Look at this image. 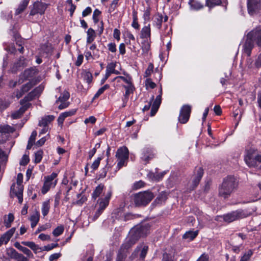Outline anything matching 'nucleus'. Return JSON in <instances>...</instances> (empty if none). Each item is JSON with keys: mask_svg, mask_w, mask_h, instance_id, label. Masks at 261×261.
<instances>
[{"mask_svg": "<svg viewBox=\"0 0 261 261\" xmlns=\"http://www.w3.org/2000/svg\"><path fill=\"white\" fill-rule=\"evenodd\" d=\"M10 102L6 100L0 99V111H3L9 107Z\"/></svg>", "mask_w": 261, "mask_h": 261, "instance_id": "43", "label": "nucleus"}, {"mask_svg": "<svg viewBox=\"0 0 261 261\" xmlns=\"http://www.w3.org/2000/svg\"><path fill=\"white\" fill-rule=\"evenodd\" d=\"M155 158L154 151L150 148L145 147L142 150L141 159L147 164L149 161Z\"/></svg>", "mask_w": 261, "mask_h": 261, "instance_id": "14", "label": "nucleus"}, {"mask_svg": "<svg viewBox=\"0 0 261 261\" xmlns=\"http://www.w3.org/2000/svg\"><path fill=\"white\" fill-rule=\"evenodd\" d=\"M39 213L37 211L35 212L34 214H33L30 217V220L31 222V227H35L37 224L39 220Z\"/></svg>", "mask_w": 261, "mask_h": 261, "instance_id": "27", "label": "nucleus"}, {"mask_svg": "<svg viewBox=\"0 0 261 261\" xmlns=\"http://www.w3.org/2000/svg\"><path fill=\"white\" fill-rule=\"evenodd\" d=\"M15 228L13 227L3 234L0 238V247L3 244H6L15 231Z\"/></svg>", "mask_w": 261, "mask_h": 261, "instance_id": "15", "label": "nucleus"}, {"mask_svg": "<svg viewBox=\"0 0 261 261\" xmlns=\"http://www.w3.org/2000/svg\"><path fill=\"white\" fill-rule=\"evenodd\" d=\"M57 176V174L55 172H53L50 175L45 177V180L50 183H54V181H53V180L56 178Z\"/></svg>", "mask_w": 261, "mask_h": 261, "instance_id": "56", "label": "nucleus"}, {"mask_svg": "<svg viewBox=\"0 0 261 261\" xmlns=\"http://www.w3.org/2000/svg\"><path fill=\"white\" fill-rule=\"evenodd\" d=\"M43 153V152L42 150H39L35 153V162L36 163H39L41 162Z\"/></svg>", "mask_w": 261, "mask_h": 261, "instance_id": "47", "label": "nucleus"}, {"mask_svg": "<svg viewBox=\"0 0 261 261\" xmlns=\"http://www.w3.org/2000/svg\"><path fill=\"white\" fill-rule=\"evenodd\" d=\"M119 162L117 164V168L118 169H120L122 167L125 166L126 165V163L127 162V160L124 159H118Z\"/></svg>", "mask_w": 261, "mask_h": 261, "instance_id": "59", "label": "nucleus"}, {"mask_svg": "<svg viewBox=\"0 0 261 261\" xmlns=\"http://www.w3.org/2000/svg\"><path fill=\"white\" fill-rule=\"evenodd\" d=\"M6 254L10 258L15 259L19 253L14 248L10 247L6 249Z\"/></svg>", "mask_w": 261, "mask_h": 261, "instance_id": "31", "label": "nucleus"}, {"mask_svg": "<svg viewBox=\"0 0 261 261\" xmlns=\"http://www.w3.org/2000/svg\"><path fill=\"white\" fill-rule=\"evenodd\" d=\"M61 198V192H58L55 197V203H54V206L57 207L60 203V200Z\"/></svg>", "mask_w": 261, "mask_h": 261, "instance_id": "58", "label": "nucleus"}, {"mask_svg": "<svg viewBox=\"0 0 261 261\" xmlns=\"http://www.w3.org/2000/svg\"><path fill=\"white\" fill-rule=\"evenodd\" d=\"M31 103H27L21 105L19 109L16 111L13 112L11 114V117L13 119H16L20 118L25 111L30 107Z\"/></svg>", "mask_w": 261, "mask_h": 261, "instance_id": "16", "label": "nucleus"}, {"mask_svg": "<svg viewBox=\"0 0 261 261\" xmlns=\"http://www.w3.org/2000/svg\"><path fill=\"white\" fill-rule=\"evenodd\" d=\"M198 235V231H189L186 232L184 235H183V239H189L190 241L193 240L194 238L196 237V236Z\"/></svg>", "mask_w": 261, "mask_h": 261, "instance_id": "33", "label": "nucleus"}, {"mask_svg": "<svg viewBox=\"0 0 261 261\" xmlns=\"http://www.w3.org/2000/svg\"><path fill=\"white\" fill-rule=\"evenodd\" d=\"M244 160L249 167H255L257 166V155L255 154L253 150H249L247 151Z\"/></svg>", "mask_w": 261, "mask_h": 261, "instance_id": "12", "label": "nucleus"}, {"mask_svg": "<svg viewBox=\"0 0 261 261\" xmlns=\"http://www.w3.org/2000/svg\"><path fill=\"white\" fill-rule=\"evenodd\" d=\"M109 202L108 200H104L101 199L99 203V207L98 209L100 210L103 212V211L106 208V207L108 205Z\"/></svg>", "mask_w": 261, "mask_h": 261, "instance_id": "50", "label": "nucleus"}, {"mask_svg": "<svg viewBox=\"0 0 261 261\" xmlns=\"http://www.w3.org/2000/svg\"><path fill=\"white\" fill-rule=\"evenodd\" d=\"M148 251V245L144 243H140L136 247L129 258L132 260L138 258L136 261H144Z\"/></svg>", "mask_w": 261, "mask_h": 261, "instance_id": "5", "label": "nucleus"}, {"mask_svg": "<svg viewBox=\"0 0 261 261\" xmlns=\"http://www.w3.org/2000/svg\"><path fill=\"white\" fill-rule=\"evenodd\" d=\"M254 41L247 37V39L243 45L244 51L249 57L251 55V50L254 46Z\"/></svg>", "mask_w": 261, "mask_h": 261, "instance_id": "19", "label": "nucleus"}, {"mask_svg": "<svg viewBox=\"0 0 261 261\" xmlns=\"http://www.w3.org/2000/svg\"><path fill=\"white\" fill-rule=\"evenodd\" d=\"M236 186L235 178L232 176H227L219 186V195L224 198H227L234 191Z\"/></svg>", "mask_w": 261, "mask_h": 261, "instance_id": "1", "label": "nucleus"}, {"mask_svg": "<svg viewBox=\"0 0 261 261\" xmlns=\"http://www.w3.org/2000/svg\"><path fill=\"white\" fill-rule=\"evenodd\" d=\"M29 161L30 160L29 156L26 154H24L23 155L21 160L20 162V164L22 166H25L28 164Z\"/></svg>", "mask_w": 261, "mask_h": 261, "instance_id": "55", "label": "nucleus"}, {"mask_svg": "<svg viewBox=\"0 0 261 261\" xmlns=\"http://www.w3.org/2000/svg\"><path fill=\"white\" fill-rule=\"evenodd\" d=\"M87 43H91V42H92L94 41V40L96 37V34H95V31L92 28H89L87 32Z\"/></svg>", "mask_w": 261, "mask_h": 261, "instance_id": "29", "label": "nucleus"}, {"mask_svg": "<svg viewBox=\"0 0 261 261\" xmlns=\"http://www.w3.org/2000/svg\"><path fill=\"white\" fill-rule=\"evenodd\" d=\"M63 226L60 225L56 228L53 231V234L55 237H58L61 235L64 231Z\"/></svg>", "mask_w": 261, "mask_h": 261, "instance_id": "44", "label": "nucleus"}, {"mask_svg": "<svg viewBox=\"0 0 261 261\" xmlns=\"http://www.w3.org/2000/svg\"><path fill=\"white\" fill-rule=\"evenodd\" d=\"M222 4H225V7L226 8L227 4V0H206L205 1V5L208 7L210 9Z\"/></svg>", "mask_w": 261, "mask_h": 261, "instance_id": "20", "label": "nucleus"}, {"mask_svg": "<svg viewBox=\"0 0 261 261\" xmlns=\"http://www.w3.org/2000/svg\"><path fill=\"white\" fill-rule=\"evenodd\" d=\"M23 180V175L22 173H18L17 176V184L18 187H17V190L15 189V184H13L10 188V193L11 194H13L14 196H17L18 198L19 202L21 203L23 201V189L21 186V184Z\"/></svg>", "mask_w": 261, "mask_h": 261, "instance_id": "7", "label": "nucleus"}, {"mask_svg": "<svg viewBox=\"0 0 261 261\" xmlns=\"http://www.w3.org/2000/svg\"><path fill=\"white\" fill-rule=\"evenodd\" d=\"M70 97L69 93L66 91H64L59 97L58 99L56 101V102H65Z\"/></svg>", "mask_w": 261, "mask_h": 261, "instance_id": "39", "label": "nucleus"}, {"mask_svg": "<svg viewBox=\"0 0 261 261\" xmlns=\"http://www.w3.org/2000/svg\"><path fill=\"white\" fill-rule=\"evenodd\" d=\"M250 214V212L245 210L239 209L222 216H217L216 217L215 220L230 223L238 219L246 218Z\"/></svg>", "mask_w": 261, "mask_h": 261, "instance_id": "2", "label": "nucleus"}, {"mask_svg": "<svg viewBox=\"0 0 261 261\" xmlns=\"http://www.w3.org/2000/svg\"><path fill=\"white\" fill-rule=\"evenodd\" d=\"M53 115H48L43 117L39 122V126L47 127L48 124L54 119Z\"/></svg>", "mask_w": 261, "mask_h": 261, "instance_id": "26", "label": "nucleus"}, {"mask_svg": "<svg viewBox=\"0 0 261 261\" xmlns=\"http://www.w3.org/2000/svg\"><path fill=\"white\" fill-rule=\"evenodd\" d=\"M153 68H154V66H153V64L149 63L147 68L146 69V70L145 72L144 76L145 77L149 76L150 75V74H151V73L153 72Z\"/></svg>", "mask_w": 261, "mask_h": 261, "instance_id": "51", "label": "nucleus"}, {"mask_svg": "<svg viewBox=\"0 0 261 261\" xmlns=\"http://www.w3.org/2000/svg\"><path fill=\"white\" fill-rule=\"evenodd\" d=\"M47 4L41 1H37L34 2L32 6H30V12L29 15V18L37 15H42L44 14L47 7Z\"/></svg>", "mask_w": 261, "mask_h": 261, "instance_id": "6", "label": "nucleus"}, {"mask_svg": "<svg viewBox=\"0 0 261 261\" xmlns=\"http://www.w3.org/2000/svg\"><path fill=\"white\" fill-rule=\"evenodd\" d=\"M154 197L152 192L146 191L134 194L132 199L136 206L144 207L147 205Z\"/></svg>", "mask_w": 261, "mask_h": 261, "instance_id": "3", "label": "nucleus"}, {"mask_svg": "<svg viewBox=\"0 0 261 261\" xmlns=\"http://www.w3.org/2000/svg\"><path fill=\"white\" fill-rule=\"evenodd\" d=\"M128 154L129 152L127 148L124 146L120 147L117 150L116 156L118 159H124L128 160Z\"/></svg>", "mask_w": 261, "mask_h": 261, "instance_id": "18", "label": "nucleus"}, {"mask_svg": "<svg viewBox=\"0 0 261 261\" xmlns=\"http://www.w3.org/2000/svg\"><path fill=\"white\" fill-rule=\"evenodd\" d=\"M191 112V107L190 105H184L180 109L178 120L180 123H186L190 118Z\"/></svg>", "mask_w": 261, "mask_h": 261, "instance_id": "11", "label": "nucleus"}, {"mask_svg": "<svg viewBox=\"0 0 261 261\" xmlns=\"http://www.w3.org/2000/svg\"><path fill=\"white\" fill-rule=\"evenodd\" d=\"M100 14L101 12L98 9H95L94 11L93 14V19L95 23H97L98 22V16L100 15Z\"/></svg>", "mask_w": 261, "mask_h": 261, "instance_id": "52", "label": "nucleus"}, {"mask_svg": "<svg viewBox=\"0 0 261 261\" xmlns=\"http://www.w3.org/2000/svg\"><path fill=\"white\" fill-rule=\"evenodd\" d=\"M247 37L255 42L257 46L261 47V28L253 29L247 34Z\"/></svg>", "mask_w": 261, "mask_h": 261, "instance_id": "13", "label": "nucleus"}, {"mask_svg": "<svg viewBox=\"0 0 261 261\" xmlns=\"http://www.w3.org/2000/svg\"><path fill=\"white\" fill-rule=\"evenodd\" d=\"M209 256L205 253L202 254L197 259V261H208Z\"/></svg>", "mask_w": 261, "mask_h": 261, "instance_id": "64", "label": "nucleus"}, {"mask_svg": "<svg viewBox=\"0 0 261 261\" xmlns=\"http://www.w3.org/2000/svg\"><path fill=\"white\" fill-rule=\"evenodd\" d=\"M123 87L125 89V93L124 95V98L123 99V107H125L126 103L128 98L129 95L130 93L133 92L134 87L132 84H129L127 86H123Z\"/></svg>", "mask_w": 261, "mask_h": 261, "instance_id": "22", "label": "nucleus"}, {"mask_svg": "<svg viewBox=\"0 0 261 261\" xmlns=\"http://www.w3.org/2000/svg\"><path fill=\"white\" fill-rule=\"evenodd\" d=\"M151 36L150 25L144 26L141 31L140 37L142 39L150 38Z\"/></svg>", "mask_w": 261, "mask_h": 261, "instance_id": "24", "label": "nucleus"}, {"mask_svg": "<svg viewBox=\"0 0 261 261\" xmlns=\"http://www.w3.org/2000/svg\"><path fill=\"white\" fill-rule=\"evenodd\" d=\"M115 67L116 64L113 62L108 64L107 66L106 72L111 74L113 72H115Z\"/></svg>", "mask_w": 261, "mask_h": 261, "instance_id": "46", "label": "nucleus"}, {"mask_svg": "<svg viewBox=\"0 0 261 261\" xmlns=\"http://www.w3.org/2000/svg\"><path fill=\"white\" fill-rule=\"evenodd\" d=\"M101 159L102 158L101 157H98L96 160L94 161V162L93 163L91 166L93 170H95L98 168Z\"/></svg>", "mask_w": 261, "mask_h": 261, "instance_id": "53", "label": "nucleus"}, {"mask_svg": "<svg viewBox=\"0 0 261 261\" xmlns=\"http://www.w3.org/2000/svg\"><path fill=\"white\" fill-rule=\"evenodd\" d=\"M82 74L84 80L86 81L87 83L90 84L92 82L93 76L90 72L85 71Z\"/></svg>", "mask_w": 261, "mask_h": 261, "instance_id": "40", "label": "nucleus"}, {"mask_svg": "<svg viewBox=\"0 0 261 261\" xmlns=\"http://www.w3.org/2000/svg\"><path fill=\"white\" fill-rule=\"evenodd\" d=\"M163 19V17L162 14H158L155 16L154 20V25H155L159 29H161L162 27Z\"/></svg>", "mask_w": 261, "mask_h": 261, "instance_id": "35", "label": "nucleus"}, {"mask_svg": "<svg viewBox=\"0 0 261 261\" xmlns=\"http://www.w3.org/2000/svg\"><path fill=\"white\" fill-rule=\"evenodd\" d=\"M141 48L143 51V54L147 55L150 48V44L148 39L144 40L142 42Z\"/></svg>", "mask_w": 261, "mask_h": 261, "instance_id": "34", "label": "nucleus"}, {"mask_svg": "<svg viewBox=\"0 0 261 261\" xmlns=\"http://www.w3.org/2000/svg\"><path fill=\"white\" fill-rule=\"evenodd\" d=\"M21 244L24 246H28L30 248H31L33 252L37 254L39 252H41L43 251L42 247L39 246L38 245H36L33 242L30 241H22Z\"/></svg>", "mask_w": 261, "mask_h": 261, "instance_id": "17", "label": "nucleus"}, {"mask_svg": "<svg viewBox=\"0 0 261 261\" xmlns=\"http://www.w3.org/2000/svg\"><path fill=\"white\" fill-rule=\"evenodd\" d=\"M35 83H33L32 81H30L27 84L22 85L21 89L25 93L28 92L34 85Z\"/></svg>", "mask_w": 261, "mask_h": 261, "instance_id": "42", "label": "nucleus"}, {"mask_svg": "<svg viewBox=\"0 0 261 261\" xmlns=\"http://www.w3.org/2000/svg\"><path fill=\"white\" fill-rule=\"evenodd\" d=\"M103 188L104 186L101 184L99 185L97 187H96L95 189L92 193V198L94 199H96V198H97L100 195L103 191Z\"/></svg>", "mask_w": 261, "mask_h": 261, "instance_id": "32", "label": "nucleus"}, {"mask_svg": "<svg viewBox=\"0 0 261 261\" xmlns=\"http://www.w3.org/2000/svg\"><path fill=\"white\" fill-rule=\"evenodd\" d=\"M35 70L32 68L25 70L21 75V79L22 80V82L21 83L29 80L30 78L34 77L35 75Z\"/></svg>", "mask_w": 261, "mask_h": 261, "instance_id": "21", "label": "nucleus"}, {"mask_svg": "<svg viewBox=\"0 0 261 261\" xmlns=\"http://www.w3.org/2000/svg\"><path fill=\"white\" fill-rule=\"evenodd\" d=\"M76 112L75 110H71L69 111L61 113L58 118V122L59 124H62L65 119L73 115Z\"/></svg>", "mask_w": 261, "mask_h": 261, "instance_id": "23", "label": "nucleus"}, {"mask_svg": "<svg viewBox=\"0 0 261 261\" xmlns=\"http://www.w3.org/2000/svg\"><path fill=\"white\" fill-rule=\"evenodd\" d=\"M247 7L250 15H257L261 10V0H247Z\"/></svg>", "mask_w": 261, "mask_h": 261, "instance_id": "8", "label": "nucleus"}, {"mask_svg": "<svg viewBox=\"0 0 261 261\" xmlns=\"http://www.w3.org/2000/svg\"><path fill=\"white\" fill-rule=\"evenodd\" d=\"M30 0H22L18 8L16 10L15 14L18 15L22 13L28 5Z\"/></svg>", "mask_w": 261, "mask_h": 261, "instance_id": "28", "label": "nucleus"}, {"mask_svg": "<svg viewBox=\"0 0 261 261\" xmlns=\"http://www.w3.org/2000/svg\"><path fill=\"white\" fill-rule=\"evenodd\" d=\"M149 229L150 225L148 224L137 225L130 230L127 238L136 243L141 237L149 233Z\"/></svg>", "mask_w": 261, "mask_h": 261, "instance_id": "4", "label": "nucleus"}, {"mask_svg": "<svg viewBox=\"0 0 261 261\" xmlns=\"http://www.w3.org/2000/svg\"><path fill=\"white\" fill-rule=\"evenodd\" d=\"M135 244V243L134 242L127 238L124 242L121 245L117 255L126 258L128 253L129 249H130Z\"/></svg>", "mask_w": 261, "mask_h": 261, "instance_id": "10", "label": "nucleus"}, {"mask_svg": "<svg viewBox=\"0 0 261 261\" xmlns=\"http://www.w3.org/2000/svg\"><path fill=\"white\" fill-rule=\"evenodd\" d=\"M56 183L57 180H55L54 183H50L45 180L41 190L42 193L43 194H46L51 186L55 187L56 186Z\"/></svg>", "mask_w": 261, "mask_h": 261, "instance_id": "30", "label": "nucleus"}, {"mask_svg": "<svg viewBox=\"0 0 261 261\" xmlns=\"http://www.w3.org/2000/svg\"><path fill=\"white\" fill-rule=\"evenodd\" d=\"M15 131V129L8 125L0 126V133H13Z\"/></svg>", "mask_w": 261, "mask_h": 261, "instance_id": "38", "label": "nucleus"}, {"mask_svg": "<svg viewBox=\"0 0 261 261\" xmlns=\"http://www.w3.org/2000/svg\"><path fill=\"white\" fill-rule=\"evenodd\" d=\"M145 84L147 87H149L151 89L154 88L156 86V84L153 82L150 79H146Z\"/></svg>", "mask_w": 261, "mask_h": 261, "instance_id": "61", "label": "nucleus"}, {"mask_svg": "<svg viewBox=\"0 0 261 261\" xmlns=\"http://www.w3.org/2000/svg\"><path fill=\"white\" fill-rule=\"evenodd\" d=\"M61 256V254L60 253H56L51 254L50 255L49 257V261H54L58 259Z\"/></svg>", "mask_w": 261, "mask_h": 261, "instance_id": "63", "label": "nucleus"}, {"mask_svg": "<svg viewBox=\"0 0 261 261\" xmlns=\"http://www.w3.org/2000/svg\"><path fill=\"white\" fill-rule=\"evenodd\" d=\"M23 253H24L25 255H27L29 258H34V255L32 253L31 251L28 248L24 247L23 248L21 251Z\"/></svg>", "mask_w": 261, "mask_h": 261, "instance_id": "57", "label": "nucleus"}, {"mask_svg": "<svg viewBox=\"0 0 261 261\" xmlns=\"http://www.w3.org/2000/svg\"><path fill=\"white\" fill-rule=\"evenodd\" d=\"M167 198V194L165 192H162L158 197L155 199V202L159 203L165 201Z\"/></svg>", "mask_w": 261, "mask_h": 261, "instance_id": "45", "label": "nucleus"}, {"mask_svg": "<svg viewBox=\"0 0 261 261\" xmlns=\"http://www.w3.org/2000/svg\"><path fill=\"white\" fill-rule=\"evenodd\" d=\"M133 21L132 24V27L135 29L138 30L139 29V24L138 22V18L136 12H133Z\"/></svg>", "mask_w": 261, "mask_h": 261, "instance_id": "48", "label": "nucleus"}, {"mask_svg": "<svg viewBox=\"0 0 261 261\" xmlns=\"http://www.w3.org/2000/svg\"><path fill=\"white\" fill-rule=\"evenodd\" d=\"M36 96H37L35 94V92L33 90H32L31 92L28 93V95H26L23 99L20 100V104L21 105H24L27 103H29L28 102L32 100Z\"/></svg>", "mask_w": 261, "mask_h": 261, "instance_id": "25", "label": "nucleus"}, {"mask_svg": "<svg viewBox=\"0 0 261 261\" xmlns=\"http://www.w3.org/2000/svg\"><path fill=\"white\" fill-rule=\"evenodd\" d=\"M14 215L10 213L8 214L7 218H6V216L5 217L4 220V224L5 226L7 228H9L11 227V223L14 221Z\"/></svg>", "mask_w": 261, "mask_h": 261, "instance_id": "36", "label": "nucleus"}, {"mask_svg": "<svg viewBox=\"0 0 261 261\" xmlns=\"http://www.w3.org/2000/svg\"><path fill=\"white\" fill-rule=\"evenodd\" d=\"M108 47L109 51L112 53H115L117 50L116 45L115 43H110L108 44Z\"/></svg>", "mask_w": 261, "mask_h": 261, "instance_id": "62", "label": "nucleus"}, {"mask_svg": "<svg viewBox=\"0 0 261 261\" xmlns=\"http://www.w3.org/2000/svg\"><path fill=\"white\" fill-rule=\"evenodd\" d=\"M203 174V170L201 167L196 169V172L192 176L191 182L189 183L188 189L190 192L194 190L198 185Z\"/></svg>", "mask_w": 261, "mask_h": 261, "instance_id": "9", "label": "nucleus"}, {"mask_svg": "<svg viewBox=\"0 0 261 261\" xmlns=\"http://www.w3.org/2000/svg\"><path fill=\"white\" fill-rule=\"evenodd\" d=\"M189 4L191 6V7L196 10H198L201 9L203 8V5H201L199 2L194 1H190L189 2Z\"/></svg>", "mask_w": 261, "mask_h": 261, "instance_id": "41", "label": "nucleus"}, {"mask_svg": "<svg viewBox=\"0 0 261 261\" xmlns=\"http://www.w3.org/2000/svg\"><path fill=\"white\" fill-rule=\"evenodd\" d=\"M58 246V244H57V243H56V244L52 243L50 244H48L46 246H44L42 247L43 251H48Z\"/></svg>", "mask_w": 261, "mask_h": 261, "instance_id": "54", "label": "nucleus"}, {"mask_svg": "<svg viewBox=\"0 0 261 261\" xmlns=\"http://www.w3.org/2000/svg\"><path fill=\"white\" fill-rule=\"evenodd\" d=\"M150 8H147V9L144 11L143 17L145 21H148L150 19Z\"/></svg>", "mask_w": 261, "mask_h": 261, "instance_id": "60", "label": "nucleus"}, {"mask_svg": "<svg viewBox=\"0 0 261 261\" xmlns=\"http://www.w3.org/2000/svg\"><path fill=\"white\" fill-rule=\"evenodd\" d=\"M49 200H48L47 201H44L42 204V213L44 216H45L48 214L49 211Z\"/></svg>", "mask_w": 261, "mask_h": 261, "instance_id": "37", "label": "nucleus"}, {"mask_svg": "<svg viewBox=\"0 0 261 261\" xmlns=\"http://www.w3.org/2000/svg\"><path fill=\"white\" fill-rule=\"evenodd\" d=\"M253 254L252 250H248L242 257L240 261H248Z\"/></svg>", "mask_w": 261, "mask_h": 261, "instance_id": "49", "label": "nucleus"}]
</instances>
